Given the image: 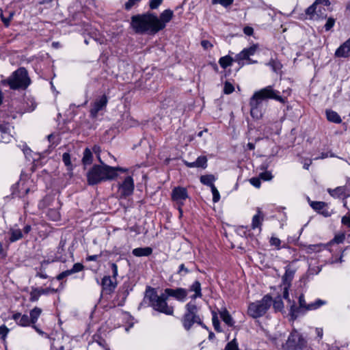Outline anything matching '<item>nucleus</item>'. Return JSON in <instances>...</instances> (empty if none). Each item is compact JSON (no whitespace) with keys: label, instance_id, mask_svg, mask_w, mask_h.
<instances>
[{"label":"nucleus","instance_id":"16","mask_svg":"<svg viewBox=\"0 0 350 350\" xmlns=\"http://www.w3.org/2000/svg\"><path fill=\"white\" fill-rule=\"evenodd\" d=\"M101 285L104 291L111 293L117 286L116 280L111 278L109 275L104 276L102 280Z\"/></svg>","mask_w":350,"mask_h":350},{"label":"nucleus","instance_id":"53","mask_svg":"<svg viewBox=\"0 0 350 350\" xmlns=\"http://www.w3.org/2000/svg\"><path fill=\"white\" fill-rule=\"evenodd\" d=\"M163 2V0H150V8L152 10L157 9Z\"/></svg>","mask_w":350,"mask_h":350},{"label":"nucleus","instance_id":"61","mask_svg":"<svg viewBox=\"0 0 350 350\" xmlns=\"http://www.w3.org/2000/svg\"><path fill=\"white\" fill-rule=\"evenodd\" d=\"M314 4H316L317 6H319L320 4H324L325 5H329L330 2L329 0H315L314 2Z\"/></svg>","mask_w":350,"mask_h":350},{"label":"nucleus","instance_id":"5","mask_svg":"<svg viewBox=\"0 0 350 350\" xmlns=\"http://www.w3.org/2000/svg\"><path fill=\"white\" fill-rule=\"evenodd\" d=\"M185 309L186 312L183 317L182 323L187 331L190 330L195 323L206 329V326L202 323V319L198 314V308L194 302L190 301L187 304Z\"/></svg>","mask_w":350,"mask_h":350},{"label":"nucleus","instance_id":"29","mask_svg":"<svg viewBox=\"0 0 350 350\" xmlns=\"http://www.w3.org/2000/svg\"><path fill=\"white\" fill-rule=\"evenodd\" d=\"M325 304H326L325 301L318 299L316 301H314V302H312V303L308 304L307 310H314Z\"/></svg>","mask_w":350,"mask_h":350},{"label":"nucleus","instance_id":"48","mask_svg":"<svg viewBox=\"0 0 350 350\" xmlns=\"http://www.w3.org/2000/svg\"><path fill=\"white\" fill-rule=\"evenodd\" d=\"M225 350H238V346L235 342V340L228 342L225 347Z\"/></svg>","mask_w":350,"mask_h":350},{"label":"nucleus","instance_id":"21","mask_svg":"<svg viewBox=\"0 0 350 350\" xmlns=\"http://www.w3.org/2000/svg\"><path fill=\"white\" fill-rule=\"evenodd\" d=\"M152 252V249L150 247H137L132 251V254L137 257L148 256Z\"/></svg>","mask_w":350,"mask_h":350},{"label":"nucleus","instance_id":"41","mask_svg":"<svg viewBox=\"0 0 350 350\" xmlns=\"http://www.w3.org/2000/svg\"><path fill=\"white\" fill-rule=\"evenodd\" d=\"M211 189V191L213 193V201L214 203H216L220 199L219 193L217 189L215 187V186H213Z\"/></svg>","mask_w":350,"mask_h":350},{"label":"nucleus","instance_id":"26","mask_svg":"<svg viewBox=\"0 0 350 350\" xmlns=\"http://www.w3.org/2000/svg\"><path fill=\"white\" fill-rule=\"evenodd\" d=\"M93 161V154L90 149L88 148H85L83 152V156L82 158L83 164L86 166L90 165Z\"/></svg>","mask_w":350,"mask_h":350},{"label":"nucleus","instance_id":"62","mask_svg":"<svg viewBox=\"0 0 350 350\" xmlns=\"http://www.w3.org/2000/svg\"><path fill=\"white\" fill-rule=\"evenodd\" d=\"M316 334L319 339H321L323 335V330L321 327H317L315 329Z\"/></svg>","mask_w":350,"mask_h":350},{"label":"nucleus","instance_id":"50","mask_svg":"<svg viewBox=\"0 0 350 350\" xmlns=\"http://www.w3.org/2000/svg\"><path fill=\"white\" fill-rule=\"evenodd\" d=\"M299 305L300 308L307 310L308 304H306L303 295H301L299 297Z\"/></svg>","mask_w":350,"mask_h":350},{"label":"nucleus","instance_id":"10","mask_svg":"<svg viewBox=\"0 0 350 350\" xmlns=\"http://www.w3.org/2000/svg\"><path fill=\"white\" fill-rule=\"evenodd\" d=\"M118 190L122 198L131 195L134 190V181L131 176H126L124 181L119 185Z\"/></svg>","mask_w":350,"mask_h":350},{"label":"nucleus","instance_id":"20","mask_svg":"<svg viewBox=\"0 0 350 350\" xmlns=\"http://www.w3.org/2000/svg\"><path fill=\"white\" fill-rule=\"evenodd\" d=\"M263 214L259 208H258L257 213L252 217V228L256 229L259 228L261 230V225L263 221Z\"/></svg>","mask_w":350,"mask_h":350},{"label":"nucleus","instance_id":"2","mask_svg":"<svg viewBox=\"0 0 350 350\" xmlns=\"http://www.w3.org/2000/svg\"><path fill=\"white\" fill-rule=\"evenodd\" d=\"M274 99L284 103L285 100L279 95V92L273 89L272 86L269 85L256 92L250 98V114L255 119H260L262 116L261 104L264 99Z\"/></svg>","mask_w":350,"mask_h":350},{"label":"nucleus","instance_id":"8","mask_svg":"<svg viewBox=\"0 0 350 350\" xmlns=\"http://www.w3.org/2000/svg\"><path fill=\"white\" fill-rule=\"evenodd\" d=\"M286 347L288 350H304L307 347V340L297 330L289 335Z\"/></svg>","mask_w":350,"mask_h":350},{"label":"nucleus","instance_id":"59","mask_svg":"<svg viewBox=\"0 0 350 350\" xmlns=\"http://www.w3.org/2000/svg\"><path fill=\"white\" fill-rule=\"evenodd\" d=\"M341 221L342 224L350 228V216H343Z\"/></svg>","mask_w":350,"mask_h":350},{"label":"nucleus","instance_id":"58","mask_svg":"<svg viewBox=\"0 0 350 350\" xmlns=\"http://www.w3.org/2000/svg\"><path fill=\"white\" fill-rule=\"evenodd\" d=\"M201 45L204 49H211L213 47V44L206 40H204L201 42Z\"/></svg>","mask_w":350,"mask_h":350},{"label":"nucleus","instance_id":"52","mask_svg":"<svg viewBox=\"0 0 350 350\" xmlns=\"http://www.w3.org/2000/svg\"><path fill=\"white\" fill-rule=\"evenodd\" d=\"M189 273V270L187 267H185V265L184 264H181L180 266H179V269H178V273L179 275H180L181 276H184L186 274H187Z\"/></svg>","mask_w":350,"mask_h":350},{"label":"nucleus","instance_id":"22","mask_svg":"<svg viewBox=\"0 0 350 350\" xmlns=\"http://www.w3.org/2000/svg\"><path fill=\"white\" fill-rule=\"evenodd\" d=\"M10 242H15V241L22 239V237H23V233L21 232V229H19L18 228H12L10 230Z\"/></svg>","mask_w":350,"mask_h":350},{"label":"nucleus","instance_id":"36","mask_svg":"<svg viewBox=\"0 0 350 350\" xmlns=\"http://www.w3.org/2000/svg\"><path fill=\"white\" fill-rule=\"evenodd\" d=\"M62 160L64 163L65 165L68 167V169L69 170H72V164L70 161V154L68 152H65L62 155Z\"/></svg>","mask_w":350,"mask_h":350},{"label":"nucleus","instance_id":"4","mask_svg":"<svg viewBox=\"0 0 350 350\" xmlns=\"http://www.w3.org/2000/svg\"><path fill=\"white\" fill-rule=\"evenodd\" d=\"M146 297L148 299L150 306L159 312L167 315H172L174 313L173 306H169L167 303L168 298L165 293L158 295L154 288L149 287L146 292Z\"/></svg>","mask_w":350,"mask_h":350},{"label":"nucleus","instance_id":"47","mask_svg":"<svg viewBox=\"0 0 350 350\" xmlns=\"http://www.w3.org/2000/svg\"><path fill=\"white\" fill-rule=\"evenodd\" d=\"M268 65L270 66L274 72H276L278 70L280 69L281 65L279 62H275L273 59H271Z\"/></svg>","mask_w":350,"mask_h":350},{"label":"nucleus","instance_id":"44","mask_svg":"<svg viewBox=\"0 0 350 350\" xmlns=\"http://www.w3.org/2000/svg\"><path fill=\"white\" fill-rule=\"evenodd\" d=\"M259 177L264 180H271L273 178L271 172L269 171L260 173Z\"/></svg>","mask_w":350,"mask_h":350},{"label":"nucleus","instance_id":"24","mask_svg":"<svg viewBox=\"0 0 350 350\" xmlns=\"http://www.w3.org/2000/svg\"><path fill=\"white\" fill-rule=\"evenodd\" d=\"M189 291L195 292V294L191 297L192 299H196L202 297L201 284L198 281L194 282L190 286Z\"/></svg>","mask_w":350,"mask_h":350},{"label":"nucleus","instance_id":"43","mask_svg":"<svg viewBox=\"0 0 350 350\" xmlns=\"http://www.w3.org/2000/svg\"><path fill=\"white\" fill-rule=\"evenodd\" d=\"M83 268L84 267L81 263L77 262L73 265L72 267L70 269V271H72L73 274L81 271Z\"/></svg>","mask_w":350,"mask_h":350},{"label":"nucleus","instance_id":"46","mask_svg":"<svg viewBox=\"0 0 350 350\" xmlns=\"http://www.w3.org/2000/svg\"><path fill=\"white\" fill-rule=\"evenodd\" d=\"M72 274V271H70V269H68V270L64 271L62 272L61 273H59V275H57L56 276V279L57 280H62L64 278H66Z\"/></svg>","mask_w":350,"mask_h":350},{"label":"nucleus","instance_id":"38","mask_svg":"<svg viewBox=\"0 0 350 350\" xmlns=\"http://www.w3.org/2000/svg\"><path fill=\"white\" fill-rule=\"evenodd\" d=\"M40 297V295L38 291V288H33L30 292L29 300L32 302L37 301Z\"/></svg>","mask_w":350,"mask_h":350},{"label":"nucleus","instance_id":"12","mask_svg":"<svg viewBox=\"0 0 350 350\" xmlns=\"http://www.w3.org/2000/svg\"><path fill=\"white\" fill-rule=\"evenodd\" d=\"M165 295H167V297H173L181 302L185 301L187 296V291L183 288H178L176 289L165 288Z\"/></svg>","mask_w":350,"mask_h":350},{"label":"nucleus","instance_id":"51","mask_svg":"<svg viewBox=\"0 0 350 350\" xmlns=\"http://www.w3.org/2000/svg\"><path fill=\"white\" fill-rule=\"evenodd\" d=\"M48 215L54 221L58 220L60 217L59 213L55 210H51Z\"/></svg>","mask_w":350,"mask_h":350},{"label":"nucleus","instance_id":"19","mask_svg":"<svg viewBox=\"0 0 350 350\" xmlns=\"http://www.w3.org/2000/svg\"><path fill=\"white\" fill-rule=\"evenodd\" d=\"M11 126L8 123L0 124V131L2 133V140L7 143L11 140L12 135L10 134Z\"/></svg>","mask_w":350,"mask_h":350},{"label":"nucleus","instance_id":"54","mask_svg":"<svg viewBox=\"0 0 350 350\" xmlns=\"http://www.w3.org/2000/svg\"><path fill=\"white\" fill-rule=\"evenodd\" d=\"M9 332V329L4 325L0 326V336L5 338Z\"/></svg>","mask_w":350,"mask_h":350},{"label":"nucleus","instance_id":"30","mask_svg":"<svg viewBox=\"0 0 350 350\" xmlns=\"http://www.w3.org/2000/svg\"><path fill=\"white\" fill-rule=\"evenodd\" d=\"M232 62L233 59L229 55L224 56L219 59V64L223 68H226L227 67L231 66Z\"/></svg>","mask_w":350,"mask_h":350},{"label":"nucleus","instance_id":"11","mask_svg":"<svg viewBox=\"0 0 350 350\" xmlns=\"http://www.w3.org/2000/svg\"><path fill=\"white\" fill-rule=\"evenodd\" d=\"M108 99L105 95L96 99L92 104V108L90 111V116L92 118H96L98 112L106 107Z\"/></svg>","mask_w":350,"mask_h":350},{"label":"nucleus","instance_id":"1","mask_svg":"<svg viewBox=\"0 0 350 350\" xmlns=\"http://www.w3.org/2000/svg\"><path fill=\"white\" fill-rule=\"evenodd\" d=\"M100 164L94 165L87 172V181L90 185H98L102 182L115 179L119 173H126V168L111 167L105 163L100 157H98Z\"/></svg>","mask_w":350,"mask_h":350},{"label":"nucleus","instance_id":"49","mask_svg":"<svg viewBox=\"0 0 350 350\" xmlns=\"http://www.w3.org/2000/svg\"><path fill=\"white\" fill-rule=\"evenodd\" d=\"M281 241L277 238L272 237L270 239V244L275 246L277 249H280Z\"/></svg>","mask_w":350,"mask_h":350},{"label":"nucleus","instance_id":"34","mask_svg":"<svg viewBox=\"0 0 350 350\" xmlns=\"http://www.w3.org/2000/svg\"><path fill=\"white\" fill-rule=\"evenodd\" d=\"M294 275V271L288 268L286 269L285 273L283 276V281L288 284L290 283Z\"/></svg>","mask_w":350,"mask_h":350},{"label":"nucleus","instance_id":"55","mask_svg":"<svg viewBox=\"0 0 350 350\" xmlns=\"http://www.w3.org/2000/svg\"><path fill=\"white\" fill-rule=\"evenodd\" d=\"M250 183H251V185H252L254 187L256 188H259L261 185L260 180L258 178H252L250 180Z\"/></svg>","mask_w":350,"mask_h":350},{"label":"nucleus","instance_id":"31","mask_svg":"<svg viewBox=\"0 0 350 350\" xmlns=\"http://www.w3.org/2000/svg\"><path fill=\"white\" fill-rule=\"evenodd\" d=\"M325 248L323 244L310 245L306 247V252L308 254H312V252H319Z\"/></svg>","mask_w":350,"mask_h":350},{"label":"nucleus","instance_id":"42","mask_svg":"<svg viewBox=\"0 0 350 350\" xmlns=\"http://www.w3.org/2000/svg\"><path fill=\"white\" fill-rule=\"evenodd\" d=\"M234 88L232 83L226 81L224 84V92L226 94H231L234 92Z\"/></svg>","mask_w":350,"mask_h":350},{"label":"nucleus","instance_id":"56","mask_svg":"<svg viewBox=\"0 0 350 350\" xmlns=\"http://www.w3.org/2000/svg\"><path fill=\"white\" fill-rule=\"evenodd\" d=\"M289 284H286L283 288V297L288 301H290L289 294H288Z\"/></svg>","mask_w":350,"mask_h":350},{"label":"nucleus","instance_id":"25","mask_svg":"<svg viewBox=\"0 0 350 350\" xmlns=\"http://www.w3.org/2000/svg\"><path fill=\"white\" fill-rule=\"evenodd\" d=\"M42 309L38 307L33 308L29 312V319L32 325H35L42 314Z\"/></svg>","mask_w":350,"mask_h":350},{"label":"nucleus","instance_id":"18","mask_svg":"<svg viewBox=\"0 0 350 350\" xmlns=\"http://www.w3.org/2000/svg\"><path fill=\"white\" fill-rule=\"evenodd\" d=\"M321 14V7L318 8L314 3L306 10V14L312 20L319 19Z\"/></svg>","mask_w":350,"mask_h":350},{"label":"nucleus","instance_id":"15","mask_svg":"<svg viewBox=\"0 0 350 350\" xmlns=\"http://www.w3.org/2000/svg\"><path fill=\"white\" fill-rule=\"evenodd\" d=\"M257 50V46L254 44L249 48L244 49L236 56V59L239 62L244 59L250 60V57L254 55Z\"/></svg>","mask_w":350,"mask_h":350},{"label":"nucleus","instance_id":"3","mask_svg":"<svg viewBox=\"0 0 350 350\" xmlns=\"http://www.w3.org/2000/svg\"><path fill=\"white\" fill-rule=\"evenodd\" d=\"M131 25L136 33L155 34L160 31L157 23V15L153 13L133 16Z\"/></svg>","mask_w":350,"mask_h":350},{"label":"nucleus","instance_id":"63","mask_svg":"<svg viewBox=\"0 0 350 350\" xmlns=\"http://www.w3.org/2000/svg\"><path fill=\"white\" fill-rule=\"evenodd\" d=\"M100 151H101V149L99 146L95 145L93 147V152L96 154L97 157H100Z\"/></svg>","mask_w":350,"mask_h":350},{"label":"nucleus","instance_id":"27","mask_svg":"<svg viewBox=\"0 0 350 350\" xmlns=\"http://www.w3.org/2000/svg\"><path fill=\"white\" fill-rule=\"evenodd\" d=\"M325 113L329 121L338 124L342 122L340 116L336 111L332 110H326Z\"/></svg>","mask_w":350,"mask_h":350},{"label":"nucleus","instance_id":"33","mask_svg":"<svg viewBox=\"0 0 350 350\" xmlns=\"http://www.w3.org/2000/svg\"><path fill=\"white\" fill-rule=\"evenodd\" d=\"M273 308L276 311H282L284 308L283 301L280 296L277 297L273 302Z\"/></svg>","mask_w":350,"mask_h":350},{"label":"nucleus","instance_id":"45","mask_svg":"<svg viewBox=\"0 0 350 350\" xmlns=\"http://www.w3.org/2000/svg\"><path fill=\"white\" fill-rule=\"evenodd\" d=\"M335 24V19L333 18H329L324 26L325 31H329Z\"/></svg>","mask_w":350,"mask_h":350},{"label":"nucleus","instance_id":"9","mask_svg":"<svg viewBox=\"0 0 350 350\" xmlns=\"http://www.w3.org/2000/svg\"><path fill=\"white\" fill-rule=\"evenodd\" d=\"M188 193L185 187H176L172 189V199L178 205V211L180 215L183 213L181 206L184 204V202L188 198Z\"/></svg>","mask_w":350,"mask_h":350},{"label":"nucleus","instance_id":"6","mask_svg":"<svg viewBox=\"0 0 350 350\" xmlns=\"http://www.w3.org/2000/svg\"><path fill=\"white\" fill-rule=\"evenodd\" d=\"M2 83L8 84L11 89L26 88L30 83L27 72L24 68H20Z\"/></svg>","mask_w":350,"mask_h":350},{"label":"nucleus","instance_id":"32","mask_svg":"<svg viewBox=\"0 0 350 350\" xmlns=\"http://www.w3.org/2000/svg\"><path fill=\"white\" fill-rule=\"evenodd\" d=\"M310 204L314 210L319 213L327 206L326 203L318 201H312Z\"/></svg>","mask_w":350,"mask_h":350},{"label":"nucleus","instance_id":"40","mask_svg":"<svg viewBox=\"0 0 350 350\" xmlns=\"http://www.w3.org/2000/svg\"><path fill=\"white\" fill-rule=\"evenodd\" d=\"M233 0H212L213 4H220L224 7H228L232 5Z\"/></svg>","mask_w":350,"mask_h":350},{"label":"nucleus","instance_id":"64","mask_svg":"<svg viewBox=\"0 0 350 350\" xmlns=\"http://www.w3.org/2000/svg\"><path fill=\"white\" fill-rule=\"evenodd\" d=\"M341 191H342V189L337 188V189H334V190H329V192L331 196H336Z\"/></svg>","mask_w":350,"mask_h":350},{"label":"nucleus","instance_id":"23","mask_svg":"<svg viewBox=\"0 0 350 350\" xmlns=\"http://www.w3.org/2000/svg\"><path fill=\"white\" fill-rule=\"evenodd\" d=\"M219 314L220 317L226 325L228 326H232L234 325V321L226 309L222 310Z\"/></svg>","mask_w":350,"mask_h":350},{"label":"nucleus","instance_id":"39","mask_svg":"<svg viewBox=\"0 0 350 350\" xmlns=\"http://www.w3.org/2000/svg\"><path fill=\"white\" fill-rule=\"evenodd\" d=\"M142 0H128L124 4V9L130 10L133 7L137 5Z\"/></svg>","mask_w":350,"mask_h":350},{"label":"nucleus","instance_id":"57","mask_svg":"<svg viewBox=\"0 0 350 350\" xmlns=\"http://www.w3.org/2000/svg\"><path fill=\"white\" fill-rule=\"evenodd\" d=\"M111 267L112 270V278L114 280H116V277L118 276V266L115 263L111 264Z\"/></svg>","mask_w":350,"mask_h":350},{"label":"nucleus","instance_id":"14","mask_svg":"<svg viewBox=\"0 0 350 350\" xmlns=\"http://www.w3.org/2000/svg\"><path fill=\"white\" fill-rule=\"evenodd\" d=\"M335 56L337 57H348L350 56V38L336 49Z\"/></svg>","mask_w":350,"mask_h":350},{"label":"nucleus","instance_id":"37","mask_svg":"<svg viewBox=\"0 0 350 350\" xmlns=\"http://www.w3.org/2000/svg\"><path fill=\"white\" fill-rule=\"evenodd\" d=\"M212 321H213V325L215 329L217 332H221L222 330H221V329L220 327V323H219V319H218V317H217L216 313L213 314Z\"/></svg>","mask_w":350,"mask_h":350},{"label":"nucleus","instance_id":"17","mask_svg":"<svg viewBox=\"0 0 350 350\" xmlns=\"http://www.w3.org/2000/svg\"><path fill=\"white\" fill-rule=\"evenodd\" d=\"M12 319L17 325L22 327H27L31 324L29 317L27 314H22L21 313L16 312L13 314Z\"/></svg>","mask_w":350,"mask_h":350},{"label":"nucleus","instance_id":"28","mask_svg":"<svg viewBox=\"0 0 350 350\" xmlns=\"http://www.w3.org/2000/svg\"><path fill=\"white\" fill-rule=\"evenodd\" d=\"M215 180V178L212 174L203 175L200 177V182L205 185L209 186L211 188L215 186L213 184Z\"/></svg>","mask_w":350,"mask_h":350},{"label":"nucleus","instance_id":"7","mask_svg":"<svg viewBox=\"0 0 350 350\" xmlns=\"http://www.w3.org/2000/svg\"><path fill=\"white\" fill-rule=\"evenodd\" d=\"M271 303V297L266 295L261 300L252 302L249 305L248 314L254 319L260 317L267 312Z\"/></svg>","mask_w":350,"mask_h":350},{"label":"nucleus","instance_id":"13","mask_svg":"<svg viewBox=\"0 0 350 350\" xmlns=\"http://www.w3.org/2000/svg\"><path fill=\"white\" fill-rule=\"evenodd\" d=\"M174 13L171 10H164L158 17L157 16V23L159 30H163L165 27L166 24L169 23L173 18Z\"/></svg>","mask_w":350,"mask_h":350},{"label":"nucleus","instance_id":"35","mask_svg":"<svg viewBox=\"0 0 350 350\" xmlns=\"http://www.w3.org/2000/svg\"><path fill=\"white\" fill-rule=\"evenodd\" d=\"M196 163L197 167L206 168L207 165V159L204 156H200L196 159Z\"/></svg>","mask_w":350,"mask_h":350},{"label":"nucleus","instance_id":"60","mask_svg":"<svg viewBox=\"0 0 350 350\" xmlns=\"http://www.w3.org/2000/svg\"><path fill=\"white\" fill-rule=\"evenodd\" d=\"M12 16H13V14H10L8 18H5V17L3 16V14H1V19H2L3 22V23H4L6 26H8V25H9V24H10V20H11V18H12Z\"/></svg>","mask_w":350,"mask_h":350}]
</instances>
